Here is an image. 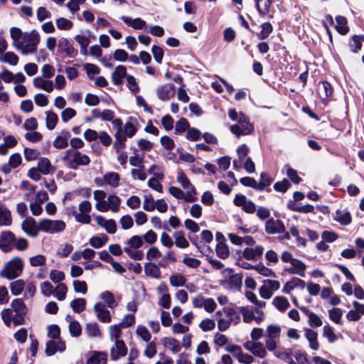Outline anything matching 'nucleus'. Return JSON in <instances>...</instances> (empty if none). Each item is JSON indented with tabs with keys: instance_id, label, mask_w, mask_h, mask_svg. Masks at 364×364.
Segmentation results:
<instances>
[{
	"instance_id": "f257e3e1",
	"label": "nucleus",
	"mask_w": 364,
	"mask_h": 364,
	"mask_svg": "<svg viewBox=\"0 0 364 364\" xmlns=\"http://www.w3.org/2000/svg\"><path fill=\"white\" fill-rule=\"evenodd\" d=\"M65 166L76 170L80 166H87L90 163V157L75 149H68L62 158Z\"/></svg>"
},
{
	"instance_id": "f03ea898",
	"label": "nucleus",
	"mask_w": 364,
	"mask_h": 364,
	"mask_svg": "<svg viewBox=\"0 0 364 364\" xmlns=\"http://www.w3.org/2000/svg\"><path fill=\"white\" fill-rule=\"evenodd\" d=\"M24 262L18 257H15L5 263L0 272V276L9 280L18 277L23 272Z\"/></svg>"
},
{
	"instance_id": "7ed1b4c3",
	"label": "nucleus",
	"mask_w": 364,
	"mask_h": 364,
	"mask_svg": "<svg viewBox=\"0 0 364 364\" xmlns=\"http://www.w3.org/2000/svg\"><path fill=\"white\" fill-rule=\"evenodd\" d=\"M11 308L4 309L1 313V318L4 323L10 327L11 325L12 314H26L28 308L21 299H15L11 302Z\"/></svg>"
},
{
	"instance_id": "20e7f679",
	"label": "nucleus",
	"mask_w": 364,
	"mask_h": 364,
	"mask_svg": "<svg viewBox=\"0 0 364 364\" xmlns=\"http://www.w3.org/2000/svg\"><path fill=\"white\" fill-rule=\"evenodd\" d=\"M39 42L40 35L36 30H33L31 32H24L23 38L21 41L22 43L20 49L21 53L23 55H28L35 53L37 50Z\"/></svg>"
},
{
	"instance_id": "39448f33",
	"label": "nucleus",
	"mask_w": 364,
	"mask_h": 364,
	"mask_svg": "<svg viewBox=\"0 0 364 364\" xmlns=\"http://www.w3.org/2000/svg\"><path fill=\"white\" fill-rule=\"evenodd\" d=\"M238 124H233L230 127V131L237 137L250 134L253 130V126L250 123L248 118L243 114L240 113Z\"/></svg>"
},
{
	"instance_id": "423d86ee",
	"label": "nucleus",
	"mask_w": 364,
	"mask_h": 364,
	"mask_svg": "<svg viewBox=\"0 0 364 364\" xmlns=\"http://www.w3.org/2000/svg\"><path fill=\"white\" fill-rule=\"evenodd\" d=\"M65 228V223L63 220H53L43 219L39 221L38 230L43 232L54 234L62 232Z\"/></svg>"
},
{
	"instance_id": "0eeeda50",
	"label": "nucleus",
	"mask_w": 364,
	"mask_h": 364,
	"mask_svg": "<svg viewBox=\"0 0 364 364\" xmlns=\"http://www.w3.org/2000/svg\"><path fill=\"white\" fill-rule=\"evenodd\" d=\"M193 306L195 308H203L207 312H213L216 309L217 304L212 298H205L202 294L198 295L192 300Z\"/></svg>"
},
{
	"instance_id": "6e6552de",
	"label": "nucleus",
	"mask_w": 364,
	"mask_h": 364,
	"mask_svg": "<svg viewBox=\"0 0 364 364\" xmlns=\"http://www.w3.org/2000/svg\"><path fill=\"white\" fill-rule=\"evenodd\" d=\"M16 236L11 231H4L0 235V250L4 252H9L14 248Z\"/></svg>"
},
{
	"instance_id": "1a4fd4ad",
	"label": "nucleus",
	"mask_w": 364,
	"mask_h": 364,
	"mask_svg": "<svg viewBox=\"0 0 364 364\" xmlns=\"http://www.w3.org/2000/svg\"><path fill=\"white\" fill-rule=\"evenodd\" d=\"M233 203L240 207L247 213H254L256 211L255 203L242 194H237L233 200Z\"/></svg>"
},
{
	"instance_id": "9d476101",
	"label": "nucleus",
	"mask_w": 364,
	"mask_h": 364,
	"mask_svg": "<svg viewBox=\"0 0 364 364\" xmlns=\"http://www.w3.org/2000/svg\"><path fill=\"white\" fill-rule=\"evenodd\" d=\"M265 231L270 235L280 234L285 232V226L282 221L271 218L265 223Z\"/></svg>"
},
{
	"instance_id": "9b49d317",
	"label": "nucleus",
	"mask_w": 364,
	"mask_h": 364,
	"mask_svg": "<svg viewBox=\"0 0 364 364\" xmlns=\"http://www.w3.org/2000/svg\"><path fill=\"white\" fill-rule=\"evenodd\" d=\"M127 348L125 343L122 341H117L110 349V358L112 360H117L121 357L127 354Z\"/></svg>"
},
{
	"instance_id": "f8f14e48",
	"label": "nucleus",
	"mask_w": 364,
	"mask_h": 364,
	"mask_svg": "<svg viewBox=\"0 0 364 364\" xmlns=\"http://www.w3.org/2000/svg\"><path fill=\"white\" fill-rule=\"evenodd\" d=\"M158 97L162 101H167L175 95V86L173 84H165L156 90Z\"/></svg>"
},
{
	"instance_id": "ddd939ff",
	"label": "nucleus",
	"mask_w": 364,
	"mask_h": 364,
	"mask_svg": "<svg viewBox=\"0 0 364 364\" xmlns=\"http://www.w3.org/2000/svg\"><path fill=\"white\" fill-rule=\"evenodd\" d=\"M65 349V342L61 339L50 340L46 343L45 353L48 356L54 355L56 352H63Z\"/></svg>"
},
{
	"instance_id": "4468645a",
	"label": "nucleus",
	"mask_w": 364,
	"mask_h": 364,
	"mask_svg": "<svg viewBox=\"0 0 364 364\" xmlns=\"http://www.w3.org/2000/svg\"><path fill=\"white\" fill-rule=\"evenodd\" d=\"M22 230L30 237H36L38 233V227L32 217H27L21 223Z\"/></svg>"
},
{
	"instance_id": "2eb2a0df",
	"label": "nucleus",
	"mask_w": 364,
	"mask_h": 364,
	"mask_svg": "<svg viewBox=\"0 0 364 364\" xmlns=\"http://www.w3.org/2000/svg\"><path fill=\"white\" fill-rule=\"evenodd\" d=\"M94 311L97 314V318L101 322L110 323L112 321V316L110 315L109 311L102 303H96L94 306Z\"/></svg>"
},
{
	"instance_id": "dca6fc26",
	"label": "nucleus",
	"mask_w": 364,
	"mask_h": 364,
	"mask_svg": "<svg viewBox=\"0 0 364 364\" xmlns=\"http://www.w3.org/2000/svg\"><path fill=\"white\" fill-rule=\"evenodd\" d=\"M264 248L262 245H257L255 248H245L243 250L242 256L248 260H255L260 257L263 253Z\"/></svg>"
},
{
	"instance_id": "f3484780",
	"label": "nucleus",
	"mask_w": 364,
	"mask_h": 364,
	"mask_svg": "<svg viewBox=\"0 0 364 364\" xmlns=\"http://www.w3.org/2000/svg\"><path fill=\"white\" fill-rule=\"evenodd\" d=\"M58 47L61 51L64 52L70 58L75 57L77 53V51L74 48L67 38H60L58 41Z\"/></svg>"
},
{
	"instance_id": "a211bd4d",
	"label": "nucleus",
	"mask_w": 364,
	"mask_h": 364,
	"mask_svg": "<svg viewBox=\"0 0 364 364\" xmlns=\"http://www.w3.org/2000/svg\"><path fill=\"white\" fill-rule=\"evenodd\" d=\"M10 34L11 38L13 40V46L16 50H20L21 47L22 46V43H21V41L23 38L24 33H23L19 28L11 27L10 28Z\"/></svg>"
},
{
	"instance_id": "6ab92c4d",
	"label": "nucleus",
	"mask_w": 364,
	"mask_h": 364,
	"mask_svg": "<svg viewBox=\"0 0 364 364\" xmlns=\"http://www.w3.org/2000/svg\"><path fill=\"white\" fill-rule=\"evenodd\" d=\"M300 309L309 318L308 323L311 328H317L322 325L321 319L316 314L306 307H300Z\"/></svg>"
},
{
	"instance_id": "aec40b11",
	"label": "nucleus",
	"mask_w": 364,
	"mask_h": 364,
	"mask_svg": "<svg viewBox=\"0 0 364 364\" xmlns=\"http://www.w3.org/2000/svg\"><path fill=\"white\" fill-rule=\"evenodd\" d=\"M161 342L163 346L173 353H178L181 349L179 341L174 338L165 337L162 339Z\"/></svg>"
},
{
	"instance_id": "412c9836",
	"label": "nucleus",
	"mask_w": 364,
	"mask_h": 364,
	"mask_svg": "<svg viewBox=\"0 0 364 364\" xmlns=\"http://www.w3.org/2000/svg\"><path fill=\"white\" fill-rule=\"evenodd\" d=\"M305 337L309 341V347L314 350L319 349L320 345L318 341V333L312 329H305Z\"/></svg>"
},
{
	"instance_id": "4be33fe9",
	"label": "nucleus",
	"mask_w": 364,
	"mask_h": 364,
	"mask_svg": "<svg viewBox=\"0 0 364 364\" xmlns=\"http://www.w3.org/2000/svg\"><path fill=\"white\" fill-rule=\"evenodd\" d=\"M38 170L43 175L53 173L55 171V168L52 166L50 160L47 158H41L38 163Z\"/></svg>"
},
{
	"instance_id": "5701e85b",
	"label": "nucleus",
	"mask_w": 364,
	"mask_h": 364,
	"mask_svg": "<svg viewBox=\"0 0 364 364\" xmlns=\"http://www.w3.org/2000/svg\"><path fill=\"white\" fill-rule=\"evenodd\" d=\"M127 69L124 65H118L114 72L112 74V82L116 85H120L122 84L123 77H127Z\"/></svg>"
},
{
	"instance_id": "b1692460",
	"label": "nucleus",
	"mask_w": 364,
	"mask_h": 364,
	"mask_svg": "<svg viewBox=\"0 0 364 364\" xmlns=\"http://www.w3.org/2000/svg\"><path fill=\"white\" fill-rule=\"evenodd\" d=\"M223 313L230 323L237 325L240 322V316L235 308L231 306L224 307Z\"/></svg>"
},
{
	"instance_id": "393cba45",
	"label": "nucleus",
	"mask_w": 364,
	"mask_h": 364,
	"mask_svg": "<svg viewBox=\"0 0 364 364\" xmlns=\"http://www.w3.org/2000/svg\"><path fill=\"white\" fill-rule=\"evenodd\" d=\"M33 85L38 89L51 92L53 90V83L50 80H46L41 77H36L33 79Z\"/></svg>"
},
{
	"instance_id": "a878e982",
	"label": "nucleus",
	"mask_w": 364,
	"mask_h": 364,
	"mask_svg": "<svg viewBox=\"0 0 364 364\" xmlns=\"http://www.w3.org/2000/svg\"><path fill=\"white\" fill-rule=\"evenodd\" d=\"M12 223L10 210L3 204L0 203V225L9 226Z\"/></svg>"
},
{
	"instance_id": "bb28decb",
	"label": "nucleus",
	"mask_w": 364,
	"mask_h": 364,
	"mask_svg": "<svg viewBox=\"0 0 364 364\" xmlns=\"http://www.w3.org/2000/svg\"><path fill=\"white\" fill-rule=\"evenodd\" d=\"M335 220L343 225H348L352 221L350 212L346 210H338L335 213Z\"/></svg>"
},
{
	"instance_id": "cd10ccee",
	"label": "nucleus",
	"mask_w": 364,
	"mask_h": 364,
	"mask_svg": "<svg viewBox=\"0 0 364 364\" xmlns=\"http://www.w3.org/2000/svg\"><path fill=\"white\" fill-rule=\"evenodd\" d=\"M144 273L147 277L155 279L161 277V271L158 269V265L151 262L144 264Z\"/></svg>"
},
{
	"instance_id": "c85d7f7f",
	"label": "nucleus",
	"mask_w": 364,
	"mask_h": 364,
	"mask_svg": "<svg viewBox=\"0 0 364 364\" xmlns=\"http://www.w3.org/2000/svg\"><path fill=\"white\" fill-rule=\"evenodd\" d=\"M121 18L128 26H131L134 29L140 30L146 26V21L140 18L132 19L129 17L123 16Z\"/></svg>"
},
{
	"instance_id": "c756f323",
	"label": "nucleus",
	"mask_w": 364,
	"mask_h": 364,
	"mask_svg": "<svg viewBox=\"0 0 364 364\" xmlns=\"http://www.w3.org/2000/svg\"><path fill=\"white\" fill-rule=\"evenodd\" d=\"M107 355L105 352H95L87 360L86 364H106Z\"/></svg>"
},
{
	"instance_id": "7c9ffc66",
	"label": "nucleus",
	"mask_w": 364,
	"mask_h": 364,
	"mask_svg": "<svg viewBox=\"0 0 364 364\" xmlns=\"http://www.w3.org/2000/svg\"><path fill=\"white\" fill-rule=\"evenodd\" d=\"M256 8L261 16L267 15L272 4V0H255Z\"/></svg>"
},
{
	"instance_id": "2f4dec72",
	"label": "nucleus",
	"mask_w": 364,
	"mask_h": 364,
	"mask_svg": "<svg viewBox=\"0 0 364 364\" xmlns=\"http://www.w3.org/2000/svg\"><path fill=\"white\" fill-rule=\"evenodd\" d=\"M107 205L109 207V210H110L113 213H117L120 209L121 199L119 197L115 195H109L107 197Z\"/></svg>"
},
{
	"instance_id": "473e14b6",
	"label": "nucleus",
	"mask_w": 364,
	"mask_h": 364,
	"mask_svg": "<svg viewBox=\"0 0 364 364\" xmlns=\"http://www.w3.org/2000/svg\"><path fill=\"white\" fill-rule=\"evenodd\" d=\"M107 241L108 237L105 234H102L101 235H95L92 237L90 239L89 242L91 246L97 249L103 247Z\"/></svg>"
},
{
	"instance_id": "72a5a7b5",
	"label": "nucleus",
	"mask_w": 364,
	"mask_h": 364,
	"mask_svg": "<svg viewBox=\"0 0 364 364\" xmlns=\"http://www.w3.org/2000/svg\"><path fill=\"white\" fill-rule=\"evenodd\" d=\"M272 304L280 311H286L289 306L287 299L282 296H276L273 299Z\"/></svg>"
},
{
	"instance_id": "f704fd0d",
	"label": "nucleus",
	"mask_w": 364,
	"mask_h": 364,
	"mask_svg": "<svg viewBox=\"0 0 364 364\" xmlns=\"http://www.w3.org/2000/svg\"><path fill=\"white\" fill-rule=\"evenodd\" d=\"M0 61L12 65H16L18 64V57L14 52L9 51L0 56Z\"/></svg>"
},
{
	"instance_id": "c9c22d12",
	"label": "nucleus",
	"mask_w": 364,
	"mask_h": 364,
	"mask_svg": "<svg viewBox=\"0 0 364 364\" xmlns=\"http://www.w3.org/2000/svg\"><path fill=\"white\" fill-rule=\"evenodd\" d=\"M336 21L337 23L336 26L337 31L342 35L346 34L349 31L347 26V19L343 16H338L336 18Z\"/></svg>"
},
{
	"instance_id": "e433bc0d",
	"label": "nucleus",
	"mask_w": 364,
	"mask_h": 364,
	"mask_svg": "<svg viewBox=\"0 0 364 364\" xmlns=\"http://www.w3.org/2000/svg\"><path fill=\"white\" fill-rule=\"evenodd\" d=\"M272 31V25L269 22H266L261 25V31L257 33V36L259 39L264 40L269 37Z\"/></svg>"
},
{
	"instance_id": "4c0bfd02",
	"label": "nucleus",
	"mask_w": 364,
	"mask_h": 364,
	"mask_svg": "<svg viewBox=\"0 0 364 364\" xmlns=\"http://www.w3.org/2000/svg\"><path fill=\"white\" fill-rule=\"evenodd\" d=\"M127 246L131 250H136L142 247L144 242L142 237L139 235H133L127 241Z\"/></svg>"
},
{
	"instance_id": "58836bf2",
	"label": "nucleus",
	"mask_w": 364,
	"mask_h": 364,
	"mask_svg": "<svg viewBox=\"0 0 364 364\" xmlns=\"http://www.w3.org/2000/svg\"><path fill=\"white\" fill-rule=\"evenodd\" d=\"M115 141L114 143V148L118 153L121 149L125 148V141L127 140L125 134L121 132H116L114 134Z\"/></svg>"
},
{
	"instance_id": "ea45409f",
	"label": "nucleus",
	"mask_w": 364,
	"mask_h": 364,
	"mask_svg": "<svg viewBox=\"0 0 364 364\" xmlns=\"http://www.w3.org/2000/svg\"><path fill=\"white\" fill-rule=\"evenodd\" d=\"M25 287V282L23 279H18L10 284L11 292L14 296L21 294Z\"/></svg>"
},
{
	"instance_id": "a19ab883",
	"label": "nucleus",
	"mask_w": 364,
	"mask_h": 364,
	"mask_svg": "<svg viewBox=\"0 0 364 364\" xmlns=\"http://www.w3.org/2000/svg\"><path fill=\"white\" fill-rule=\"evenodd\" d=\"M103 179L110 186L115 188L119 185V175L117 173L109 172L104 176Z\"/></svg>"
},
{
	"instance_id": "79ce46f5",
	"label": "nucleus",
	"mask_w": 364,
	"mask_h": 364,
	"mask_svg": "<svg viewBox=\"0 0 364 364\" xmlns=\"http://www.w3.org/2000/svg\"><path fill=\"white\" fill-rule=\"evenodd\" d=\"M100 298L107 304V306L113 309L117 306L114 294L109 291H105L100 295Z\"/></svg>"
},
{
	"instance_id": "37998d69",
	"label": "nucleus",
	"mask_w": 364,
	"mask_h": 364,
	"mask_svg": "<svg viewBox=\"0 0 364 364\" xmlns=\"http://www.w3.org/2000/svg\"><path fill=\"white\" fill-rule=\"evenodd\" d=\"M46 127L49 130H52L55 127V126L58 123V115L52 111L46 112Z\"/></svg>"
},
{
	"instance_id": "c03bdc74",
	"label": "nucleus",
	"mask_w": 364,
	"mask_h": 364,
	"mask_svg": "<svg viewBox=\"0 0 364 364\" xmlns=\"http://www.w3.org/2000/svg\"><path fill=\"white\" fill-rule=\"evenodd\" d=\"M175 238V244L178 247L186 248L188 247L189 243L184 236V233L182 231H177L173 234Z\"/></svg>"
},
{
	"instance_id": "a18cd8bd",
	"label": "nucleus",
	"mask_w": 364,
	"mask_h": 364,
	"mask_svg": "<svg viewBox=\"0 0 364 364\" xmlns=\"http://www.w3.org/2000/svg\"><path fill=\"white\" fill-rule=\"evenodd\" d=\"M68 291V288L65 284L60 283L58 284L53 291V295L56 297L59 301H63L66 297V294Z\"/></svg>"
},
{
	"instance_id": "49530a36",
	"label": "nucleus",
	"mask_w": 364,
	"mask_h": 364,
	"mask_svg": "<svg viewBox=\"0 0 364 364\" xmlns=\"http://www.w3.org/2000/svg\"><path fill=\"white\" fill-rule=\"evenodd\" d=\"M330 319L337 324H342L343 311L340 308H333L328 311Z\"/></svg>"
},
{
	"instance_id": "de8ad7c7",
	"label": "nucleus",
	"mask_w": 364,
	"mask_h": 364,
	"mask_svg": "<svg viewBox=\"0 0 364 364\" xmlns=\"http://www.w3.org/2000/svg\"><path fill=\"white\" fill-rule=\"evenodd\" d=\"M86 301L83 298L75 299L70 302V307L76 313H80L85 309Z\"/></svg>"
},
{
	"instance_id": "09e8293b",
	"label": "nucleus",
	"mask_w": 364,
	"mask_h": 364,
	"mask_svg": "<svg viewBox=\"0 0 364 364\" xmlns=\"http://www.w3.org/2000/svg\"><path fill=\"white\" fill-rule=\"evenodd\" d=\"M177 181L181 185V186L183 188H191L192 192L195 191V187L191 183L189 179L183 173V171H181L178 172L177 176Z\"/></svg>"
},
{
	"instance_id": "8fccbe9b",
	"label": "nucleus",
	"mask_w": 364,
	"mask_h": 364,
	"mask_svg": "<svg viewBox=\"0 0 364 364\" xmlns=\"http://www.w3.org/2000/svg\"><path fill=\"white\" fill-rule=\"evenodd\" d=\"M124 251L131 259L136 261L142 260L144 257V252L142 250H139L138 249L131 250L129 247H124Z\"/></svg>"
},
{
	"instance_id": "3c124183",
	"label": "nucleus",
	"mask_w": 364,
	"mask_h": 364,
	"mask_svg": "<svg viewBox=\"0 0 364 364\" xmlns=\"http://www.w3.org/2000/svg\"><path fill=\"white\" fill-rule=\"evenodd\" d=\"M87 334L90 337L100 336V330L97 323H87L85 327Z\"/></svg>"
},
{
	"instance_id": "603ef678",
	"label": "nucleus",
	"mask_w": 364,
	"mask_h": 364,
	"mask_svg": "<svg viewBox=\"0 0 364 364\" xmlns=\"http://www.w3.org/2000/svg\"><path fill=\"white\" fill-rule=\"evenodd\" d=\"M162 256V253L158 247L151 246L146 253V259L151 262V261L159 259Z\"/></svg>"
},
{
	"instance_id": "864d4df0",
	"label": "nucleus",
	"mask_w": 364,
	"mask_h": 364,
	"mask_svg": "<svg viewBox=\"0 0 364 364\" xmlns=\"http://www.w3.org/2000/svg\"><path fill=\"white\" fill-rule=\"evenodd\" d=\"M323 336L326 337L331 343H334L337 340V336L334 333L332 327L326 325L323 328Z\"/></svg>"
},
{
	"instance_id": "5fc2aeb1",
	"label": "nucleus",
	"mask_w": 364,
	"mask_h": 364,
	"mask_svg": "<svg viewBox=\"0 0 364 364\" xmlns=\"http://www.w3.org/2000/svg\"><path fill=\"white\" fill-rule=\"evenodd\" d=\"M250 152V149L246 144H242L237 149V160L240 163L245 161L248 157L247 155Z\"/></svg>"
},
{
	"instance_id": "6e6d98bb",
	"label": "nucleus",
	"mask_w": 364,
	"mask_h": 364,
	"mask_svg": "<svg viewBox=\"0 0 364 364\" xmlns=\"http://www.w3.org/2000/svg\"><path fill=\"white\" fill-rule=\"evenodd\" d=\"M121 326L119 324H115L109 326V331L110 339L113 341H121L119 337L121 336Z\"/></svg>"
},
{
	"instance_id": "4d7b16f0",
	"label": "nucleus",
	"mask_w": 364,
	"mask_h": 364,
	"mask_svg": "<svg viewBox=\"0 0 364 364\" xmlns=\"http://www.w3.org/2000/svg\"><path fill=\"white\" fill-rule=\"evenodd\" d=\"M240 312L242 314L243 317V321L247 323H251L253 320H255V314L254 313L249 310L245 306H241L239 308Z\"/></svg>"
},
{
	"instance_id": "13d9d810",
	"label": "nucleus",
	"mask_w": 364,
	"mask_h": 364,
	"mask_svg": "<svg viewBox=\"0 0 364 364\" xmlns=\"http://www.w3.org/2000/svg\"><path fill=\"white\" fill-rule=\"evenodd\" d=\"M272 179L266 173L260 174V181L257 183V190L262 191L264 188L271 184Z\"/></svg>"
},
{
	"instance_id": "bf43d9fd",
	"label": "nucleus",
	"mask_w": 364,
	"mask_h": 364,
	"mask_svg": "<svg viewBox=\"0 0 364 364\" xmlns=\"http://www.w3.org/2000/svg\"><path fill=\"white\" fill-rule=\"evenodd\" d=\"M215 251L217 255L221 259H226L230 254L228 247L223 242L218 244Z\"/></svg>"
},
{
	"instance_id": "052dcab7",
	"label": "nucleus",
	"mask_w": 364,
	"mask_h": 364,
	"mask_svg": "<svg viewBox=\"0 0 364 364\" xmlns=\"http://www.w3.org/2000/svg\"><path fill=\"white\" fill-rule=\"evenodd\" d=\"M136 333L146 342H149L151 338V335L148 331L147 328L143 326H139L137 327Z\"/></svg>"
},
{
	"instance_id": "680f3d73",
	"label": "nucleus",
	"mask_w": 364,
	"mask_h": 364,
	"mask_svg": "<svg viewBox=\"0 0 364 364\" xmlns=\"http://www.w3.org/2000/svg\"><path fill=\"white\" fill-rule=\"evenodd\" d=\"M23 154L25 159L28 161L37 159L41 154L38 150L29 148H25Z\"/></svg>"
},
{
	"instance_id": "e2e57ef3",
	"label": "nucleus",
	"mask_w": 364,
	"mask_h": 364,
	"mask_svg": "<svg viewBox=\"0 0 364 364\" xmlns=\"http://www.w3.org/2000/svg\"><path fill=\"white\" fill-rule=\"evenodd\" d=\"M290 264L294 267V269H296V271H298L299 272L298 273L299 276L303 277L305 276V270L306 267L304 262L295 258Z\"/></svg>"
},
{
	"instance_id": "0e129e2a",
	"label": "nucleus",
	"mask_w": 364,
	"mask_h": 364,
	"mask_svg": "<svg viewBox=\"0 0 364 364\" xmlns=\"http://www.w3.org/2000/svg\"><path fill=\"white\" fill-rule=\"evenodd\" d=\"M56 26L60 30H70L72 28L73 23L70 20L60 17L56 20Z\"/></svg>"
},
{
	"instance_id": "69168bd1",
	"label": "nucleus",
	"mask_w": 364,
	"mask_h": 364,
	"mask_svg": "<svg viewBox=\"0 0 364 364\" xmlns=\"http://www.w3.org/2000/svg\"><path fill=\"white\" fill-rule=\"evenodd\" d=\"M170 283L173 287H182L186 284V278L182 274H178L170 277Z\"/></svg>"
},
{
	"instance_id": "338daca9",
	"label": "nucleus",
	"mask_w": 364,
	"mask_h": 364,
	"mask_svg": "<svg viewBox=\"0 0 364 364\" xmlns=\"http://www.w3.org/2000/svg\"><path fill=\"white\" fill-rule=\"evenodd\" d=\"M281 328L279 326L270 325L267 328V337L269 338H277L280 336Z\"/></svg>"
},
{
	"instance_id": "774afa93",
	"label": "nucleus",
	"mask_w": 364,
	"mask_h": 364,
	"mask_svg": "<svg viewBox=\"0 0 364 364\" xmlns=\"http://www.w3.org/2000/svg\"><path fill=\"white\" fill-rule=\"evenodd\" d=\"M123 134H125L127 137H132L136 134L137 129L136 127L130 122H127L124 124L123 127Z\"/></svg>"
}]
</instances>
